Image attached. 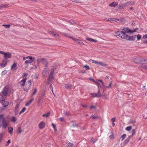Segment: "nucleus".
<instances>
[{"instance_id":"30","label":"nucleus","mask_w":147,"mask_h":147,"mask_svg":"<svg viewBox=\"0 0 147 147\" xmlns=\"http://www.w3.org/2000/svg\"><path fill=\"white\" fill-rule=\"evenodd\" d=\"M102 66H107V65L105 63H102L101 62H100L99 65Z\"/></svg>"},{"instance_id":"11","label":"nucleus","mask_w":147,"mask_h":147,"mask_svg":"<svg viewBox=\"0 0 147 147\" xmlns=\"http://www.w3.org/2000/svg\"><path fill=\"white\" fill-rule=\"evenodd\" d=\"M38 126L40 129H42L45 127V123L43 121L39 123Z\"/></svg>"},{"instance_id":"58","label":"nucleus","mask_w":147,"mask_h":147,"mask_svg":"<svg viewBox=\"0 0 147 147\" xmlns=\"http://www.w3.org/2000/svg\"><path fill=\"white\" fill-rule=\"evenodd\" d=\"M96 108V106L94 105H92L91 107H90L91 109H95Z\"/></svg>"},{"instance_id":"19","label":"nucleus","mask_w":147,"mask_h":147,"mask_svg":"<svg viewBox=\"0 0 147 147\" xmlns=\"http://www.w3.org/2000/svg\"><path fill=\"white\" fill-rule=\"evenodd\" d=\"M17 66L16 64L14 63L11 67V69L13 70H16L17 68H16Z\"/></svg>"},{"instance_id":"27","label":"nucleus","mask_w":147,"mask_h":147,"mask_svg":"<svg viewBox=\"0 0 147 147\" xmlns=\"http://www.w3.org/2000/svg\"><path fill=\"white\" fill-rule=\"evenodd\" d=\"M76 42L80 45H84V43L82 42L81 40H80L78 39V40L76 41Z\"/></svg>"},{"instance_id":"55","label":"nucleus","mask_w":147,"mask_h":147,"mask_svg":"<svg viewBox=\"0 0 147 147\" xmlns=\"http://www.w3.org/2000/svg\"><path fill=\"white\" fill-rule=\"evenodd\" d=\"M52 34H53V35L55 37H56V38H58L59 37V35L58 34H53V32L52 33Z\"/></svg>"},{"instance_id":"41","label":"nucleus","mask_w":147,"mask_h":147,"mask_svg":"<svg viewBox=\"0 0 147 147\" xmlns=\"http://www.w3.org/2000/svg\"><path fill=\"white\" fill-rule=\"evenodd\" d=\"M65 87L67 89H71V87L68 84H66L65 85Z\"/></svg>"},{"instance_id":"38","label":"nucleus","mask_w":147,"mask_h":147,"mask_svg":"<svg viewBox=\"0 0 147 147\" xmlns=\"http://www.w3.org/2000/svg\"><path fill=\"white\" fill-rule=\"evenodd\" d=\"M131 136H129V137L124 142L126 143H127L129 142V140H130V138H131Z\"/></svg>"},{"instance_id":"22","label":"nucleus","mask_w":147,"mask_h":147,"mask_svg":"<svg viewBox=\"0 0 147 147\" xmlns=\"http://www.w3.org/2000/svg\"><path fill=\"white\" fill-rule=\"evenodd\" d=\"M8 6L6 4L0 5V9L7 7Z\"/></svg>"},{"instance_id":"50","label":"nucleus","mask_w":147,"mask_h":147,"mask_svg":"<svg viewBox=\"0 0 147 147\" xmlns=\"http://www.w3.org/2000/svg\"><path fill=\"white\" fill-rule=\"evenodd\" d=\"M137 39L138 40H140L141 38V36L139 34H138L137 35Z\"/></svg>"},{"instance_id":"32","label":"nucleus","mask_w":147,"mask_h":147,"mask_svg":"<svg viewBox=\"0 0 147 147\" xmlns=\"http://www.w3.org/2000/svg\"><path fill=\"white\" fill-rule=\"evenodd\" d=\"M33 62V61H31V60H27L26 61L25 63L26 64L31 63Z\"/></svg>"},{"instance_id":"23","label":"nucleus","mask_w":147,"mask_h":147,"mask_svg":"<svg viewBox=\"0 0 147 147\" xmlns=\"http://www.w3.org/2000/svg\"><path fill=\"white\" fill-rule=\"evenodd\" d=\"M67 34H65V36H67V37H69L70 38L72 39L73 40H74V41H75L76 42V41L78 40V39H76V38H74L72 37H70V36H68L67 35Z\"/></svg>"},{"instance_id":"62","label":"nucleus","mask_w":147,"mask_h":147,"mask_svg":"<svg viewBox=\"0 0 147 147\" xmlns=\"http://www.w3.org/2000/svg\"><path fill=\"white\" fill-rule=\"evenodd\" d=\"M111 120L112 121V122L113 123L115 121V117H113L111 119Z\"/></svg>"},{"instance_id":"31","label":"nucleus","mask_w":147,"mask_h":147,"mask_svg":"<svg viewBox=\"0 0 147 147\" xmlns=\"http://www.w3.org/2000/svg\"><path fill=\"white\" fill-rule=\"evenodd\" d=\"M132 134L130 136L131 137H133L135 134L136 130L135 129H134L131 131Z\"/></svg>"},{"instance_id":"2","label":"nucleus","mask_w":147,"mask_h":147,"mask_svg":"<svg viewBox=\"0 0 147 147\" xmlns=\"http://www.w3.org/2000/svg\"><path fill=\"white\" fill-rule=\"evenodd\" d=\"M126 33L123 31L120 30L117 31L115 33V35L116 36H119L121 38L124 39V38L125 37Z\"/></svg>"},{"instance_id":"42","label":"nucleus","mask_w":147,"mask_h":147,"mask_svg":"<svg viewBox=\"0 0 147 147\" xmlns=\"http://www.w3.org/2000/svg\"><path fill=\"white\" fill-rule=\"evenodd\" d=\"M63 113L64 114V115L68 116H69L70 115V114L69 113H67L66 111H63Z\"/></svg>"},{"instance_id":"51","label":"nucleus","mask_w":147,"mask_h":147,"mask_svg":"<svg viewBox=\"0 0 147 147\" xmlns=\"http://www.w3.org/2000/svg\"><path fill=\"white\" fill-rule=\"evenodd\" d=\"M7 73V71L6 70H4L2 71V72L1 73V74L2 76H3L5 74Z\"/></svg>"},{"instance_id":"59","label":"nucleus","mask_w":147,"mask_h":147,"mask_svg":"<svg viewBox=\"0 0 147 147\" xmlns=\"http://www.w3.org/2000/svg\"><path fill=\"white\" fill-rule=\"evenodd\" d=\"M90 142H92L93 143H94L96 142L95 141H94V139L93 138H91Z\"/></svg>"},{"instance_id":"20","label":"nucleus","mask_w":147,"mask_h":147,"mask_svg":"<svg viewBox=\"0 0 147 147\" xmlns=\"http://www.w3.org/2000/svg\"><path fill=\"white\" fill-rule=\"evenodd\" d=\"M122 20L121 19H118L117 18H113L112 19V22H117V21H121Z\"/></svg>"},{"instance_id":"39","label":"nucleus","mask_w":147,"mask_h":147,"mask_svg":"<svg viewBox=\"0 0 147 147\" xmlns=\"http://www.w3.org/2000/svg\"><path fill=\"white\" fill-rule=\"evenodd\" d=\"M50 115L49 112H48L47 114H44L42 116L43 117H48Z\"/></svg>"},{"instance_id":"49","label":"nucleus","mask_w":147,"mask_h":147,"mask_svg":"<svg viewBox=\"0 0 147 147\" xmlns=\"http://www.w3.org/2000/svg\"><path fill=\"white\" fill-rule=\"evenodd\" d=\"M10 140H8L7 142L5 144V146H8L9 144L10 143Z\"/></svg>"},{"instance_id":"7","label":"nucleus","mask_w":147,"mask_h":147,"mask_svg":"<svg viewBox=\"0 0 147 147\" xmlns=\"http://www.w3.org/2000/svg\"><path fill=\"white\" fill-rule=\"evenodd\" d=\"M8 88L7 87H5L3 89L2 93L5 96H6L8 94Z\"/></svg>"},{"instance_id":"64","label":"nucleus","mask_w":147,"mask_h":147,"mask_svg":"<svg viewBox=\"0 0 147 147\" xmlns=\"http://www.w3.org/2000/svg\"><path fill=\"white\" fill-rule=\"evenodd\" d=\"M143 38L144 39L147 38V34H145L143 37Z\"/></svg>"},{"instance_id":"15","label":"nucleus","mask_w":147,"mask_h":147,"mask_svg":"<svg viewBox=\"0 0 147 147\" xmlns=\"http://www.w3.org/2000/svg\"><path fill=\"white\" fill-rule=\"evenodd\" d=\"M118 5V4L117 3L114 2L109 5V6L110 7H115L117 6Z\"/></svg>"},{"instance_id":"60","label":"nucleus","mask_w":147,"mask_h":147,"mask_svg":"<svg viewBox=\"0 0 147 147\" xmlns=\"http://www.w3.org/2000/svg\"><path fill=\"white\" fill-rule=\"evenodd\" d=\"M138 30V28H136L134 30H132V33L133 32H135L137 30Z\"/></svg>"},{"instance_id":"24","label":"nucleus","mask_w":147,"mask_h":147,"mask_svg":"<svg viewBox=\"0 0 147 147\" xmlns=\"http://www.w3.org/2000/svg\"><path fill=\"white\" fill-rule=\"evenodd\" d=\"M37 92V89L36 88H35L34 89V90L33 92L32 93V94L31 95L32 96L35 94Z\"/></svg>"},{"instance_id":"37","label":"nucleus","mask_w":147,"mask_h":147,"mask_svg":"<svg viewBox=\"0 0 147 147\" xmlns=\"http://www.w3.org/2000/svg\"><path fill=\"white\" fill-rule=\"evenodd\" d=\"M126 134H123L121 136V138H122L121 141L123 140L126 137Z\"/></svg>"},{"instance_id":"28","label":"nucleus","mask_w":147,"mask_h":147,"mask_svg":"<svg viewBox=\"0 0 147 147\" xmlns=\"http://www.w3.org/2000/svg\"><path fill=\"white\" fill-rule=\"evenodd\" d=\"M26 58H29L30 59L29 60H31V61L33 60V62L34 61L35 59L34 57H32L31 56H28L26 57Z\"/></svg>"},{"instance_id":"46","label":"nucleus","mask_w":147,"mask_h":147,"mask_svg":"<svg viewBox=\"0 0 147 147\" xmlns=\"http://www.w3.org/2000/svg\"><path fill=\"white\" fill-rule=\"evenodd\" d=\"M2 26H5L6 28H9L10 27V25H9L3 24Z\"/></svg>"},{"instance_id":"4","label":"nucleus","mask_w":147,"mask_h":147,"mask_svg":"<svg viewBox=\"0 0 147 147\" xmlns=\"http://www.w3.org/2000/svg\"><path fill=\"white\" fill-rule=\"evenodd\" d=\"M37 61L38 63H43L46 66H47L48 64L47 60L45 58H38L37 60Z\"/></svg>"},{"instance_id":"36","label":"nucleus","mask_w":147,"mask_h":147,"mask_svg":"<svg viewBox=\"0 0 147 147\" xmlns=\"http://www.w3.org/2000/svg\"><path fill=\"white\" fill-rule=\"evenodd\" d=\"M92 62L93 63H94L98 65H99L100 64V62L97 61H95L94 60H92Z\"/></svg>"},{"instance_id":"25","label":"nucleus","mask_w":147,"mask_h":147,"mask_svg":"<svg viewBox=\"0 0 147 147\" xmlns=\"http://www.w3.org/2000/svg\"><path fill=\"white\" fill-rule=\"evenodd\" d=\"M96 95L97 96V97H100L101 96V94L100 92V90L99 89H98V92L97 93H96Z\"/></svg>"},{"instance_id":"52","label":"nucleus","mask_w":147,"mask_h":147,"mask_svg":"<svg viewBox=\"0 0 147 147\" xmlns=\"http://www.w3.org/2000/svg\"><path fill=\"white\" fill-rule=\"evenodd\" d=\"M91 96H93L94 97H97L96 93H92L91 94Z\"/></svg>"},{"instance_id":"14","label":"nucleus","mask_w":147,"mask_h":147,"mask_svg":"<svg viewBox=\"0 0 147 147\" xmlns=\"http://www.w3.org/2000/svg\"><path fill=\"white\" fill-rule=\"evenodd\" d=\"M1 101L2 105L4 107H6L9 104L8 102L5 101V100H2Z\"/></svg>"},{"instance_id":"12","label":"nucleus","mask_w":147,"mask_h":147,"mask_svg":"<svg viewBox=\"0 0 147 147\" xmlns=\"http://www.w3.org/2000/svg\"><path fill=\"white\" fill-rule=\"evenodd\" d=\"M19 104H17L15 107V112L16 115H17L18 112L19 111Z\"/></svg>"},{"instance_id":"48","label":"nucleus","mask_w":147,"mask_h":147,"mask_svg":"<svg viewBox=\"0 0 147 147\" xmlns=\"http://www.w3.org/2000/svg\"><path fill=\"white\" fill-rule=\"evenodd\" d=\"M3 134V133L0 134V143L1 142L2 139Z\"/></svg>"},{"instance_id":"17","label":"nucleus","mask_w":147,"mask_h":147,"mask_svg":"<svg viewBox=\"0 0 147 147\" xmlns=\"http://www.w3.org/2000/svg\"><path fill=\"white\" fill-rule=\"evenodd\" d=\"M42 100H43L42 98V97L41 96H39V98H38V105H39L41 103H42Z\"/></svg>"},{"instance_id":"34","label":"nucleus","mask_w":147,"mask_h":147,"mask_svg":"<svg viewBox=\"0 0 147 147\" xmlns=\"http://www.w3.org/2000/svg\"><path fill=\"white\" fill-rule=\"evenodd\" d=\"M26 109L25 107H24L23 108V109L19 113V114L20 115L22 113H24L25 111L26 110Z\"/></svg>"},{"instance_id":"13","label":"nucleus","mask_w":147,"mask_h":147,"mask_svg":"<svg viewBox=\"0 0 147 147\" xmlns=\"http://www.w3.org/2000/svg\"><path fill=\"white\" fill-rule=\"evenodd\" d=\"M26 78H25L24 79L22 80H21L20 83V85L22 86H24L25 85V82H26Z\"/></svg>"},{"instance_id":"26","label":"nucleus","mask_w":147,"mask_h":147,"mask_svg":"<svg viewBox=\"0 0 147 147\" xmlns=\"http://www.w3.org/2000/svg\"><path fill=\"white\" fill-rule=\"evenodd\" d=\"M17 120V119L14 116H13L11 118V121L12 122H15Z\"/></svg>"},{"instance_id":"47","label":"nucleus","mask_w":147,"mask_h":147,"mask_svg":"<svg viewBox=\"0 0 147 147\" xmlns=\"http://www.w3.org/2000/svg\"><path fill=\"white\" fill-rule=\"evenodd\" d=\"M53 76L51 75H49V81H51L52 79L53 78Z\"/></svg>"},{"instance_id":"21","label":"nucleus","mask_w":147,"mask_h":147,"mask_svg":"<svg viewBox=\"0 0 147 147\" xmlns=\"http://www.w3.org/2000/svg\"><path fill=\"white\" fill-rule=\"evenodd\" d=\"M66 143L68 145L67 147H72L74 145L73 144L69 142H67Z\"/></svg>"},{"instance_id":"3","label":"nucleus","mask_w":147,"mask_h":147,"mask_svg":"<svg viewBox=\"0 0 147 147\" xmlns=\"http://www.w3.org/2000/svg\"><path fill=\"white\" fill-rule=\"evenodd\" d=\"M0 53L4 55V58L5 60H7L8 59L11 57V53L7 52L5 53L4 52L0 51Z\"/></svg>"},{"instance_id":"10","label":"nucleus","mask_w":147,"mask_h":147,"mask_svg":"<svg viewBox=\"0 0 147 147\" xmlns=\"http://www.w3.org/2000/svg\"><path fill=\"white\" fill-rule=\"evenodd\" d=\"M7 61L3 59L2 61V63L0 64V66L2 67H5L7 64Z\"/></svg>"},{"instance_id":"8","label":"nucleus","mask_w":147,"mask_h":147,"mask_svg":"<svg viewBox=\"0 0 147 147\" xmlns=\"http://www.w3.org/2000/svg\"><path fill=\"white\" fill-rule=\"evenodd\" d=\"M134 61L137 64L139 63H142V59H141L140 58H136L134 59Z\"/></svg>"},{"instance_id":"44","label":"nucleus","mask_w":147,"mask_h":147,"mask_svg":"<svg viewBox=\"0 0 147 147\" xmlns=\"http://www.w3.org/2000/svg\"><path fill=\"white\" fill-rule=\"evenodd\" d=\"M91 118H92L93 119H97L98 118V117L97 116H95L94 115H92L91 117Z\"/></svg>"},{"instance_id":"43","label":"nucleus","mask_w":147,"mask_h":147,"mask_svg":"<svg viewBox=\"0 0 147 147\" xmlns=\"http://www.w3.org/2000/svg\"><path fill=\"white\" fill-rule=\"evenodd\" d=\"M30 87V85H29L28 86V87H27V88H24V90L25 91H26L27 92L29 90V88Z\"/></svg>"},{"instance_id":"35","label":"nucleus","mask_w":147,"mask_h":147,"mask_svg":"<svg viewBox=\"0 0 147 147\" xmlns=\"http://www.w3.org/2000/svg\"><path fill=\"white\" fill-rule=\"evenodd\" d=\"M132 129V127L131 126H129V127H127L125 129L128 131H129L131 130Z\"/></svg>"},{"instance_id":"18","label":"nucleus","mask_w":147,"mask_h":147,"mask_svg":"<svg viewBox=\"0 0 147 147\" xmlns=\"http://www.w3.org/2000/svg\"><path fill=\"white\" fill-rule=\"evenodd\" d=\"M13 128L12 127H9L7 131L10 134H12L13 132Z\"/></svg>"},{"instance_id":"16","label":"nucleus","mask_w":147,"mask_h":147,"mask_svg":"<svg viewBox=\"0 0 147 147\" xmlns=\"http://www.w3.org/2000/svg\"><path fill=\"white\" fill-rule=\"evenodd\" d=\"M86 40L88 41H90L91 42H96L97 41V40H96L93 39L91 38H86Z\"/></svg>"},{"instance_id":"40","label":"nucleus","mask_w":147,"mask_h":147,"mask_svg":"<svg viewBox=\"0 0 147 147\" xmlns=\"http://www.w3.org/2000/svg\"><path fill=\"white\" fill-rule=\"evenodd\" d=\"M78 126V124L76 123H73L72 126V127H77Z\"/></svg>"},{"instance_id":"33","label":"nucleus","mask_w":147,"mask_h":147,"mask_svg":"<svg viewBox=\"0 0 147 147\" xmlns=\"http://www.w3.org/2000/svg\"><path fill=\"white\" fill-rule=\"evenodd\" d=\"M110 134H111V135L109 136V138L111 139H113L114 138V134L113 132L112 131L111 132Z\"/></svg>"},{"instance_id":"1","label":"nucleus","mask_w":147,"mask_h":147,"mask_svg":"<svg viewBox=\"0 0 147 147\" xmlns=\"http://www.w3.org/2000/svg\"><path fill=\"white\" fill-rule=\"evenodd\" d=\"M0 121L2 128L4 129L7 128L9 122V120L4 118L2 115H0Z\"/></svg>"},{"instance_id":"61","label":"nucleus","mask_w":147,"mask_h":147,"mask_svg":"<svg viewBox=\"0 0 147 147\" xmlns=\"http://www.w3.org/2000/svg\"><path fill=\"white\" fill-rule=\"evenodd\" d=\"M45 93H43L40 95V96H41L43 98L45 96Z\"/></svg>"},{"instance_id":"29","label":"nucleus","mask_w":147,"mask_h":147,"mask_svg":"<svg viewBox=\"0 0 147 147\" xmlns=\"http://www.w3.org/2000/svg\"><path fill=\"white\" fill-rule=\"evenodd\" d=\"M69 22L72 25L76 24V23L73 20H71L69 21Z\"/></svg>"},{"instance_id":"5","label":"nucleus","mask_w":147,"mask_h":147,"mask_svg":"<svg viewBox=\"0 0 147 147\" xmlns=\"http://www.w3.org/2000/svg\"><path fill=\"white\" fill-rule=\"evenodd\" d=\"M135 4V2L132 1H130L124 3L122 4L121 6V7H125L134 5Z\"/></svg>"},{"instance_id":"63","label":"nucleus","mask_w":147,"mask_h":147,"mask_svg":"<svg viewBox=\"0 0 147 147\" xmlns=\"http://www.w3.org/2000/svg\"><path fill=\"white\" fill-rule=\"evenodd\" d=\"M96 84L97 85V86L98 87V89H99V86H100V84L99 83H98V82H96Z\"/></svg>"},{"instance_id":"56","label":"nucleus","mask_w":147,"mask_h":147,"mask_svg":"<svg viewBox=\"0 0 147 147\" xmlns=\"http://www.w3.org/2000/svg\"><path fill=\"white\" fill-rule=\"evenodd\" d=\"M112 84V82H110L109 85L108 86H107L106 87V88H110L111 87Z\"/></svg>"},{"instance_id":"9","label":"nucleus","mask_w":147,"mask_h":147,"mask_svg":"<svg viewBox=\"0 0 147 147\" xmlns=\"http://www.w3.org/2000/svg\"><path fill=\"white\" fill-rule=\"evenodd\" d=\"M123 30L125 32V33H132V30L129 29L128 28H123Z\"/></svg>"},{"instance_id":"6","label":"nucleus","mask_w":147,"mask_h":147,"mask_svg":"<svg viewBox=\"0 0 147 147\" xmlns=\"http://www.w3.org/2000/svg\"><path fill=\"white\" fill-rule=\"evenodd\" d=\"M136 38V36H129L126 34L125 37L124 38L125 39L129 41H132L135 40Z\"/></svg>"},{"instance_id":"45","label":"nucleus","mask_w":147,"mask_h":147,"mask_svg":"<svg viewBox=\"0 0 147 147\" xmlns=\"http://www.w3.org/2000/svg\"><path fill=\"white\" fill-rule=\"evenodd\" d=\"M22 132V130L21 128L20 127H19L18 129L17 132L18 134Z\"/></svg>"},{"instance_id":"53","label":"nucleus","mask_w":147,"mask_h":147,"mask_svg":"<svg viewBox=\"0 0 147 147\" xmlns=\"http://www.w3.org/2000/svg\"><path fill=\"white\" fill-rule=\"evenodd\" d=\"M83 67L85 68L87 70L90 69V67L88 65H85Z\"/></svg>"},{"instance_id":"54","label":"nucleus","mask_w":147,"mask_h":147,"mask_svg":"<svg viewBox=\"0 0 147 147\" xmlns=\"http://www.w3.org/2000/svg\"><path fill=\"white\" fill-rule=\"evenodd\" d=\"M142 61L143 63H146L147 64V60L145 59H142Z\"/></svg>"},{"instance_id":"57","label":"nucleus","mask_w":147,"mask_h":147,"mask_svg":"<svg viewBox=\"0 0 147 147\" xmlns=\"http://www.w3.org/2000/svg\"><path fill=\"white\" fill-rule=\"evenodd\" d=\"M52 125L53 126V128L54 129L55 131H57L56 128V127L55 124H54L53 123H52Z\"/></svg>"}]
</instances>
